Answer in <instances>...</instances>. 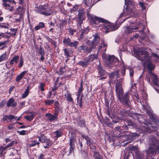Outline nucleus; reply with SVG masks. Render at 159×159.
Segmentation results:
<instances>
[{
  "instance_id": "1",
  "label": "nucleus",
  "mask_w": 159,
  "mask_h": 159,
  "mask_svg": "<svg viewBox=\"0 0 159 159\" xmlns=\"http://www.w3.org/2000/svg\"><path fill=\"white\" fill-rule=\"evenodd\" d=\"M87 15L89 19L90 22L93 25H98L100 22L104 23L103 28L107 30L105 31L106 34L109 32L115 31L118 29L119 26H117V21L115 23H111L107 20L102 18L98 17L96 16L92 15L88 11Z\"/></svg>"
},
{
  "instance_id": "2",
  "label": "nucleus",
  "mask_w": 159,
  "mask_h": 159,
  "mask_svg": "<svg viewBox=\"0 0 159 159\" xmlns=\"http://www.w3.org/2000/svg\"><path fill=\"white\" fill-rule=\"evenodd\" d=\"M133 116L134 118L140 124V129L143 133H149L152 131V124L150 123L147 124L144 123L143 121L144 120L143 118L141 115L135 113L133 114Z\"/></svg>"
},
{
  "instance_id": "3",
  "label": "nucleus",
  "mask_w": 159,
  "mask_h": 159,
  "mask_svg": "<svg viewBox=\"0 0 159 159\" xmlns=\"http://www.w3.org/2000/svg\"><path fill=\"white\" fill-rule=\"evenodd\" d=\"M135 126V124L134 122L130 120H121L119 124V125L116 127V131H118L120 134L126 131L131 127H133Z\"/></svg>"
},
{
  "instance_id": "4",
  "label": "nucleus",
  "mask_w": 159,
  "mask_h": 159,
  "mask_svg": "<svg viewBox=\"0 0 159 159\" xmlns=\"http://www.w3.org/2000/svg\"><path fill=\"white\" fill-rule=\"evenodd\" d=\"M36 12L46 16L51 15L52 13L50 6L47 3L39 5L36 8Z\"/></svg>"
},
{
  "instance_id": "5",
  "label": "nucleus",
  "mask_w": 159,
  "mask_h": 159,
  "mask_svg": "<svg viewBox=\"0 0 159 159\" xmlns=\"http://www.w3.org/2000/svg\"><path fill=\"white\" fill-rule=\"evenodd\" d=\"M98 57L97 55L95 54L90 55L88 57L83 59L81 61H79L78 64L83 68H86L94 59H97Z\"/></svg>"
},
{
  "instance_id": "6",
  "label": "nucleus",
  "mask_w": 159,
  "mask_h": 159,
  "mask_svg": "<svg viewBox=\"0 0 159 159\" xmlns=\"http://www.w3.org/2000/svg\"><path fill=\"white\" fill-rule=\"evenodd\" d=\"M134 52L137 58L141 61L145 62L148 59H150L149 57V53L147 51L134 49Z\"/></svg>"
},
{
  "instance_id": "7",
  "label": "nucleus",
  "mask_w": 159,
  "mask_h": 159,
  "mask_svg": "<svg viewBox=\"0 0 159 159\" xmlns=\"http://www.w3.org/2000/svg\"><path fill=\"white\" fill-rule=\"evenodd\" d=\"M134 52L137 58L141 61L145 62L148 59H150L149 57V53L147 51L134 49Z\"/></svg>"
},
{
  "instance_id": "8",
  "label": "nucleus",
  "mask_w": 159,
  "mask_h": 159,
  "mask_svg": "<svg viewBox=\"0 0 159 159\" xmlns=\"http://www.w3.org/2000/svg\"><path fill=\"white\" fill-rule=\"evenodd\" d=\"M129 93L126 92L125 94H122L120 97L118 99L119 100L120 102L126 107L127 108H129L130 107L129 102Z\"/></svg>"
},
{
  "instance_id": "9",
  "label": "nucleus",
  "mask_w": 159,
  "mask_h": 159,
  "mask_svg": "<svg viewBox=\"0 0 159 159\" xmlns=\"http://www.w3.org/2000/svg\"><path fill=\"white\" fill-rule=\"evenodd\" d=\"M71 41V40L70 38L65 37L63 39V42L66 46L73 47L75 49H77L79 42L77 41H74L73 42H72Z\"/></svg>"
},
{
  "instance_id": "10",
  "label": "nucleus",
  "mask_w": 159,
  "mask_h": 159,
  "mask_svg": "<svg viewBox=\"0 0 159 159\" xmlns=\"http://www.w3.org/2000/svg\"><path fill=\"white\" fill-rule=\"evenodd\" d=\"M97 69L98 71V77L99 78V80H102L106 79L108 72L104 70V68L102 67L99 64L98 66Z\"/></svg>"
},
{
  "instance_id": "11",
  "label": "nucleus",
  "mask_w": 159,
  "mask_h": 159,
  "mask_svg": "<svg viewBox=\"0 0 159 159\" xmlns=\"http://www.w3.org/2000/svg\"><path fill=\"white\" fill-rule=\"evenodd\" d=\"M100 40V38L98 33H96L93 35V40L91 41L89 40L87 41V44L91 47V48L93 49L95 48L97 44L99 43Z\"/></svg>"
},
{
  "instance_id": "12",
  "label": "nucleus",
  "mask_w": 159,
  "mask_h": 159,
  "mask_svg": "<svg viewBox=\"0 0 159 159\" xmlns=\"http://www.w3.org/2000/svg\"><path fill=\"white\" fill-rule=\"evenodd\" d=\"M85 13L83 8H80L78 14L77 15L76 19L78 24L80 25L83 23V21L85 19Z\"/></svg>"
},
{
  "instance_id": "13",
  "label": "nucleus",
  "mask_w": 159,
  "mask_h": 159,
  "mask_svg": "<svg viewBox=\"0 0 159 159\" xmlns=\"http://www.w3.org/2000/svg\"><path fill=\"white\" fill-rule=\"evenodd\" d=\"M157 148L155 147H154L153 148L152 147H149L148 150H147L146 153V158L147 159H153L152 157L155 155L157 150Z\"/></svg>"
},
{
  "instance_id": "14",
  "label": "nucleus",
  "mask_w": 159,
  "mask_h": 159,
  "mask_svg": "<svg viewBox=\"0 0 159 159\" xmlns=\"http://www.w3.org/2000/svg\"><path fill=\"white\" fill-rule=\"evenodd\" d=\"M116 93L117 98L124 94V91L121 85L119 83H116L115 85Z\"/></svg>"
},
{
  "instance_id": "15",
  "label": "nucleus",
  "mask_w": 159,
  "mask_h": 159,
  "mask_svg": "<svg viewBox=\"0 0 159 159\" xmlns=\"http://www.w3.org/2000/svg\"><path fill=\"white\" fill-rule=\"evenodd\" d=\"M75 134L73 133H71V137L70 138L69 141V145L70 149L69 153L71 154V152H74V150L75 148Z\"/></svg>"
},
{
  "instance_id": "16",
  "label": "nucleus",
  "mask_w": 159,
  "mask_h": 159,
  "mask_svg": "<svg viewBox=\"0 0 159 159\" xmlns=\"http://www.w3.org/2000/svg\"><path fill=\"white\" fill-rule=\"evenodd\" d=\"M144 64L145 66L149 70V72L150 74L155 68V66L152 64L150 59L147 60L144 62Z\"/></svg>"
},
{
  "instance_id": "17",
  "label": "nucleus",
  "mask_w": 159,
  "mask_h": 159,
  "mask_svg": "<svg viewBox=\"0 0 159 159\" xmlns=\"http://www.w3.org/2000/svg\"><path fill=\"white\" fill-rule=\"evenodd\" d=\"M93 50V49L91 48V47L89 45L88 47L86 45H81L79 46L77 49L78 52H81L82 51H83L84 52L88 53L91 52Z\"/></svg>"
},
{
  "instance_id": "18",
  "label": "nucleus",
  "mask_w": 159,
  "mask_h": 159,
  "mask_svg": "<svg viewBox=\"0 0 159 159\" xmlns=\"http://www.w3.org/2000/svg\"><path fill=\"white\" fill-rule=\"evenodd\" d=\"M139 28L138 25H136L135 24H131L129 27L126 28V30L125 31L126 33L130 34L135 31V30Z\"/></svg>"
},
{
  "instance_id": "19",
  "label": "nucleus",
  "mask_w": 159,
  "mask_h": 159,
  "mask_svg": "<svg viewBox=\"0 0 159 159\" xmlns=\"http://www.w3.org/2000/svg\"><path fill=\"white\" fill-rule=\"evenodd\" d=\"M90 28L89 26H87L86 28H84L83 29H81L80 31V35L79 38L80 39H82L83 37L85 36L89 31Z\"/></svg>"
},
{
  "instance_id": "20",
  "label": "nucleus",
  "mask_w": 159,
  "mask_h": 159,
  "mask_svg": "<svg viewBox=\"0 0 159 159\" xmlns=\"http://www.w3.org/2000/svg\"><path fill=\"white\" fill-rule=\"evenodd\" d=\"M150 146L149 147H152V148H154L155 147L157 148V149H158L159 152V147L156 145L157 143V140L155 138H150L149 141Z\"/></svg>"
},
{
  "instance_id": "21",
  "label": "nucleus",
  "mask_w": 159,
  "mask_h": 159,
  "mask_svg": "<svg viewBox=\"0 0 159 159\" xmlns=\"http://www.w3.org/2000/svg\"><path fill=\"white\" fill-rule=\"evenodd\" d=\"M39 136H38L39 140L41 143H48L49 141V139H48L44 134H40Z\"/></svg>"
},
{
  "instance_id": "22",
  "label": "nucleus",
  "mask_w": 159,
  "mask_h": 159,
  "mask_svg": "<svg viewBox=\"0 0 159 159\" xmlns=\"http://www.w3.org/2000/svg\"><path fill=\"white\" fill-rule=\"evenodd\" d=\"M45 116L47 118V120L50 122H52L54 120H56L57 118L53 114L50 113H47L45 114Z\"/></svg>"
},
{
  "instance_id": "23",
  "label": "nucleus",
  "mask_w": 159,
  "mask_h": 159,
  "mask_svg": "<svg viewBox=\"0 0 159 159\" xmlns=\"http://www.w3.org/2000/svg\"><path fill=\"white\" fill-rule=\"evenodd\" d=\"M118 61V59L116 57L113 56H109L107 60V62L110 64L114 65Z\"/></svg>"
},
{
  "instance_id": "24",
  "label": "nucleus",
  "mask_w": 159,
  "mask_h": 159,
  "mask_svg": "<svg viewBox=\"0 0 159 159\" xmlns=\"http://www.w3.org/2000/svg\"><path fill=\"white\" fill-rule=\"evenodd\" d=\"M150 74L151 79L153 83L154 84L157 86H158V79L157 75H156L155 73L152 72H151Z\"/></svg>"
},
{
  "instance_id": "25",
  "label": "nucleus",
  "mask_w": 159,
  "mask_h": 159,
  "mask_svg": "<svg viewBox=\"0 0 159 159\" xmlns=\"http://www.w3.org/2000/svg\"><path fill=\"white\" fill-rule=\"evenodd\" d=\"M77 121L80 127L84 128L86 127L85 121L84 119H81V116H79L77 118Z\"/></svg>"
},
{
  "instance_id": "26",
  "label": "nucleus",
  "mask_w": 159,
  "mask_h": 159,
  "mask_svg": "<svg viewBox=\"0 0 159 159\" xmlns=\"http://www.w3.org/2000/svg\"><path fill=\"white\" fill-rule=\"evenodd\" d=\"M109 102L107 100L105 101V109L107 111V114L108 116L111 118V119H113V116L112 115H111L110 113L109 107Z\"/></svg>"
},
{
  "instance_id": "27",
  "label": "nucleus",
  "mask_w": 159,
  "mask_h": 159,
  "mask_svg": "<svg viewBox=\"0 0 159 159\" xmlns=\"http://www.w3.org/2000/svg\"><path fill=\"white\" fill-rule=\"evenodd\" d=\"M30 113V115H27L25 116V118L29 121H32L37 115L36 112L33 111H31Z\"/></svg>"
},
{
  "instance_id": "28",
  "label": "nucleus",
  "mask_w": 159,
  "mask_h": 159,
  "mask_svg": "<svg viewBox=\"0 0 159 159\" xmlns=\"http://www.w3.org/2000/svg\"><path fill=\"white\" fill-rule=\"evenodd\" d=\"M64 55L67 58H69L71 57V55L72 54V51L69 48H65L63 49Z\"/></svg>"
},
{
  "instance_id": "29",
  "label": "nucleus",
  "mask_w": 159,
  "mask_h": 159,
  "mask_svg": "<svg viewBox=\"0 0 159 159\" xmlns=\"http://www.w3.org/2000/svg\"><path fill=\"white\" fill-rule=\"evenodd\" d=\"M67 94H65L64 96L66 97V101L68 102L73 103L74 102L73 99L71 97V94L67 91Z\"/></svg>"
},
{
  "instance_id": "30",
  "label": "nucleus",
  "mask_w": 159,
  "mask_h": 159,
  "mask_svg": "<svg viewBox=\"0 0 159 159\" xmlns=\"http://www.w3.org/2000/svg\"><path fill=\"white\" fill-rule=\"evenodd\" d=\"M15 100L11 98H10L7 103V106L8 107L11 106L15 107L17 105L16 102H15Z\"/></svg>"
},
{
  "instance_id": "31",
  "label": "nucleus",
  "mask_w": 159,
  "mask_h": 159,
  "mask_svg": "<svg viewBox=\"0 0 159 159\" xmlns=\"http://www.w3.org/2000/svg\"><path fill=\"white\" fill-rule=\"evenodd\" d=\"M147 114L149 116L150 119L152 120H156V115L153 114V111L150 110H148L147 112Z\"/></svg>"
},
{
  "instance_id": "32",
  "label": "nucleus",
  "mask_w": 159,
  "mask_h": 159,
  "mask_svg": "<svg viewBox=\"0 0 159 159\" xmlns=\"http://www.w3.org/2000/svg\"><path fill=\"white\" fill-rule=\"evenodd\" d=\"M93 0H84V2L85 5L87 6L92 7L95 3L94 1H93V3H92Z\"/></svg>"
},
{
  "instance_id": "33",
  "label": "nucleus",
  "mask_w": 159,
  "mask_h": 159,
  "mask_svg": "<svg viewBox=\"0 0 159 159\" xmlns=\"http://www.w3.org/2000/svg\"><path fill=\"white\" fill-rule=\"evenodd\" d=\"M45 37L48 40V42L52 44V45L54 46V48H57V43L56 42L53 40L52 39L47 36H45Z\"/></svg>"
},
{
  "instance_id": "34",
  "label": "nucleus",
  "mask_w": 159,
  "mask_h": 159,
  "mask_svg": "<svg viewBox=\"0 0 159 159\" xmlns=\"http://www.w3.org/2000/svg\"><path fill=\"white\" fill-rule=\"evenodd\" d=\"M27 71H23L20 74L18 75L16 77V81L17 82H19L20 80L25 75Z\"/></svg>"
},
{
  "instance_id": "35",
  "label": "nucleus",
  "mask_w": 159,
  "mask_h": 159,
  "mask_svg": "<svg viewBox=\"0 0 159 159\" xmlns=\"http://www.w3.org/2000/svg\"><path fill=\"white\" fill-rule=\"evenodd\" d=\"M19 56H15L13 57L12 59L10 61V65H13L14 64V61L16 64H17L19 61Z\"/></svg>"
},
{
  "instance_id": "36",
  "label": "nucleus",
  "mask_w": 159,
  "mask_h": 159,
  "mask_svg": "<svg viewBox=\"0 0 159 159\" xmlns=\"http://www.w3.org/2000/svg\"><path fill=\"white\" fill-rule=\"evenodd\" d=\"M2 5L5 7V9L11 11H14V7L12 6H11L9 4L4 3H3Z\"/></svg>"
},
{
  "instance_id": "37",
  "label": "nucleus",
  "mask_w": 159,
  "mask_h": 159,
  "mask_svg": "<svg viewBox=\"0 0 159 159\" xmlns=\"http://www.w3.org/2000/svg\"><path fill=\"white\" fill-rule=\"evenodd\" d=\"M54 134L56 135L55 138L57 139L62 136L63 135V132L61 129L54 132Z\"/></svg>"
},
{
  "instance_id": "38",
  "label": "nucleus",
  "mask_w": 159,
  "mask_h": 159,
  "mask_svg": "<svg viewBox=\"0 0 159 159\" xmlns=\"http://www.w3.org/2000/svg\"><path fill=\"white\" fill-rule=\"evenodd\" d=\"M45 27V25L43 22H40L38 25L35 26L34 29L36 31H37L40 29L43 28Z\"/></svg>"
},
{
  "instance_id": "39",
  "label": "nucleus",
  "mask_w": 159,
  "mask_h": 159,
  "mask_svg": "<svg viewBox=\"0 0 159 159\" xmlns=\"http://www.w3.org/2000/svg\"><path fill=\"white\" fill-rule=\"evenodd\" d=\"M67 24V20L65 19L62 20L61 23L59 24V26L61 29H63L64 28V26L66 27V25Z\"/></svg>"
},
{
  "instance_id": "40",
  "label": "nucleus",
  "mask_w": 159,
  "mask_h": 159,
  "mask_svg": "<svg viewBox=\"0 0 159 159\" xmlns=\"http://www.w3.org/2000/svg\"><path fill=\"white\" fill-rule=\"evenodd\" d=\"M107 44L105 43L104 42L103 43V45L100 46L98 50L99 51L102 50L103 52H106L107 50Z\"/></svg>"
},
{
  "instance_id": "41",
  "label": "nucleus",
  "mask_w": 159,
  "mask_h": 159,
  "mask_svg": "<svg viewBox=\"0 0 159 159\" xmlns=\"http://www.w3.org/2000/svg\"><path fill=\"white\" fill-rule=\"evenodd\" d=\"M66 70L65 66L61 67L59 69V71L57 73L59 75H63L66 72Z\"/></svg>"
},
{
  "instance_id": "42",
  "label": "nucleus",
  "mask_w": 159,
  "mask_h": 159,
  "mask_svg": "<svg viewBox=\"0 0 159 159\" xmlns=\"http://www.w3.org/2000/svg\"><path fill=\"white\" fill-rule=\"evenodd\" d=\"M136 154L137 156L136 159H147V158H145L143 154L139 152H137Z\"/></svg>"
},
{
  "instance_id": "43",
  "label": "nucleus",
  "mask_w": 159,
  "mask_h": 159,
  "mask_svg": "<svg viewBox=\"0 0 159 159\" xmlns=\"http://www.w3.org/2000/svg\"><path fill=\"white\" fill-rule=\"evenodd\" d=\"M29 93V87H28L27 88L25 89L24 93L22 94V98H26L28 95Z\"/></svg>"
},
{
  "instance_id": "44",
  "label": "nucleus",
  "mask_w": 159,
  "mask_h": 159,
  "mask_svg": "<svg viewBox=\"0 0 159 159\" xmlns=\"http://www.w3.org/2000/svg\"><path fill=\"white\" fill-rule=\"evenodd\" d=\"M93 156L96 159H103L102 157L100 155L98 152H97V153H93Z\"/></svg>"
},
{
  "instance_id": "45",
  "label": "nucleus",
  "mask_w": 159,
  "mask_h": 159,
  "mask_svg": "<svg viewBox=\"0 0 159 159\" xmlns=\"http://www.w3.org/2000/svg\"><path fill=\"white\" fill-rule=\"evenodd\" d=\"M54 102L53 99L46 100L44 101V103L46 105H51L53 104Z\"/></svg>"
},
{
  "instance_id": "46",
  "label": "nucleus",
  "mask_w": 159,
  "mask_h": 159,
  "mask_svg": "<svg viewBox=\"0 0 159 159\" xmlns=\"http://www.w3.org/2000/svg\"><path fill=\"white\" fill-rule=\"evenodd\" d=\"M45 85L46 84L45 83L40 82L39 86V89L42 92L43 91L45 90L44 87Z\"/></svg>"
},
{
  "instance_id": "47",
  "label": "nucleus",
  "mask_w": 159,
  "mask_h": 159,
  "mask_svg": "<svg viewBox=\"0 0 159 159\" xmlns=\"http://www.w3.org/2000/svg\"><path fill=\"white\" fill-rule=\"evenodd\" d=\"M10 142V143H9L5 147V148L6 149L12 146L15 143L16 144L17 143V141L16 140L11 141Z\"/></svg>"
},
{
  "instance_id": "48",
  "label": "nucleus",
  "mask_w": 159,
  "mask_h": 159,
  "mask_svg": "<svg viewBox=\"0 0 159 159\" xmlns=\"http://www.w3.org/2000/svg\"><path fill=\"white\" fill-rule=\"evenodd\" d=\"M76 31V30L75 29H72L71 28H70L68 29V34L69 35L73 36L74 33Z\"/></svg>"
},
{
  "instance_id": "49",
  "label": "nucleus",
  "mask_w": 159,
  "mask_h": 159,
  "mask_svg": "<svg viewBox=\"0 0 159 159\" xmlns=\"http://www.w3.org/2000/svg\"><path fill=\"white\" fill-rule=\"evenodd\" d=\"M40 143L39 142H38L36 140H34L30 144H29V146L30 147H32L36 145H39Z\"/></svg>"
},
{
  "instance_id": "50",
  "label": "nucleus",
  "mask_w": 159,
  "mask_h": 159,
  "mask_svg": "<svg viewBox=\"0 0 159 159\" xmlns=\"http://www.w3.org/2000/svg\"><path fill=\"white\" fill-rule=\"evenodd\" d=\"M38 52L41 55L45 54V51L44 49L42 48L41 45L39 46V49L38 50Z\"/></svg>"
},
{
  "instance_id": "51",
  "label": "nucleus",
  "mask_w": 159,
  "mask_h": 159,
  "mask_svg": "<svg viewBox=\"0 0 159 159\" xmlns=\"http://www.w3.org/2000/svg\"><path fill=\"white\" fill-rule=\"evenodd\" d=\"M119 71L118 70L117 71H116L115 72H112L111 73H109V77L110 78H114L115 75H118V73Z\"/></svg>"
},
{
  "instance_id": "52",
  "label": "nucleus",
  "mask_w": 159,
  "mask_h": 159,
  "mask_svg": "<svg viewBox=\"0 0 159 159\" xmlns=\"http://www.w3.org/2000/svg\"><path fill=\"white\" fill-rule=\"evenodd\" d=\"M90 147L91 151L93 153H97V150L96 149L97 147H96V145H91V146Z\"/></svg>"
},
{
  "instance_id": "53",
  "label": "nucleus",
  "mask_w": 159,
  "mask_h": 159,
  "mask_svg": "<svg viewBox=\"0 0 159 159\" xmlns=\"http://www.w3.org/2000/svg\"><path fill=\"white\" fill-rule=\"evenodd\" d=\"M83 80L82 79H81V81H80V87L79 88V89L78 90V93H79L81 94V92L83 90Z\"/></svg>"
},
{
  "instance_id": "54",
  "label": "nucleus",
  "mask_w": 159,
  "mask_h": 159,
  "mask_svg": "<svg viewBox=\"0 0 159 159\" xmlns=\"http://www.w3.org/2000/svg\"><path fill=\"white\" fill-rule=\"evenodd\" d=\"M7 57L6 53L5 52L4 53L2 54L0 57V62L5 61Z\"/></svg>"
},
{
  "instance_id": "55",
  "label": "nucleus",
  "mask_w": 159,
  "mask_h": 159,
  "mask_svg": "<svg viewBox=\"0 0 159 159\" xmlns=\"http://www.w3.org/2000/svg\"><path fill=\"white\" fill-rule=\"evenodd\" d=\"M120 114L123 117L125 116L127 114V111L125 109H122L120 110Z\"/></svg>"
},
{
  "instance_id": "56",
  "label": "nucleus",
  "mask_w": 159,
  "mask_h": 159,
  "mask_svg": "<svg viewBox=\"0 0 159 159\" xmlns=\"http://www.w3.org/2000/svg\"><path fill=\"white\" fill-rule=\"evenodd\" d=\"M6 149L5 147L2 146H1L0 147V155L2 156L3 152L5 151Z\"/></svg>"
},
{
  "instance_id": "57",
  "label": "nucleus",
  "mask_w": 159,
  "mask_h": 159,
  "mask_svg": "<svg viewBox=\"0 0 159 159\" xmlns=\"http://www.w3.org/2000/svg\"><path fill=\"white\" fill-rule=\"evenodd\" d=\"M24 64V61H23V57H21L20 59V62L19 63V65H18V67L19 68H21V67Z\"/></svg>"
},
{
  "instance_id": "58",
  "label": "nucleus",
  "mask_w": 159,
  "mask_h": 159,
  "mask_svg": "<svg viewBox=\"0 0 159 159\" xmlns=\"http://www.w3.org/2000/svg\"><path fill=\"white\" fill-rule=\"evenodd\" d=\"M2 36H0V39H1L2 38H5L7 39H8L10 38V36H9L8 35L5 34V33H1Z\"/></svg>"
},
{
  "instance_id": "59",
  "label": "nucleus",
  "mask_w": 159,
  "mask_h": 159,
  "mask_svg": "<svg viewBox=\"0 0 159 159\" xmlns=\"http://www.w3.org/2000/svg\"><path fill=\"white\" fill-rule=\"evenodd\" d=\"M16 118L17 117L14 115H8V119L10 120V121L13 119H16Z\"/></svg>"
},
{
  "instance_id": "60",
  "label": "nucleus",
  "mask_w": 159,
  "mask_h": 159,
  "mask_svg": "<svg viewBox=\"0 0 159 159\" xmlns=\"http://www.w3.org/2000/svg\"><path fill=\"white\" fill-rule=\"evenodd\" d=\"M127 48L126 46L124 45H123L122 47L120 49V51L124 52L126 51Z\"/></svg>"
},
{
  "instance_id": "61",
  "label": "nucleus",
  "mask_w": 159,
  "mask_h": 159,
  "mask_svg": "<svg viewBox=\"0 0 159 159\" xmlns=\"http://www.w3.org/2000/svg\"><path fill=\"white\" fill-rule=\"evenodd\" d=\"M26 131L25 130H22L21 131H17V133H19L20 135H26Z\"/></svg>"
},
{
  "instance_id": "62",
  "label": "nucleus",
  "mask_w": 159,
  "mask_h": 159,
  "mask_svg": "<svg viewBox=\"0 0 159 159\" xmlns=\"http://www.w3.org/2000/svg\"><path fill=\"white\" fill-rule=\"evenodd\" d=\"M105 118L107 120V121L108 122V125L110 127H111V126L113 125L112 121V122H110V121L109 119L107 117H106Z\"/></svg>"
},
{
  "instance_id": "63",
  "label": "nucleus",
  "mask_w": 159,
  "mask_h": 159,
  "mask_svg": "<svg viewBox=\"0 0 159 159\" xmlns=\"http://www.w3.org/2000/svg\"><path fill=\"white\" fill-rule=\"evenodd\" d=\"M139 4L143 10H144L146 9V7L144 5V4L143 2H139Z\"/></svg>"
},
{
  "instance_id": "64",
  "label": "nucleus",
  "mask_w": 159,
  "mask_h": 159,
  "mask_svg": "<svg viewBox=\"0 0 159 159\" xmlns=\"http://www.w3.org/2000/svg\"><path fill=\"white\" fill-rule=\"evenodd\" d=\"M126 70V69L125 67H123L121 70V73L123 76L125 75Z\"/></svg>"
}]
</instances>
